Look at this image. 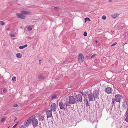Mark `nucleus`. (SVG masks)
<instances>
[{
  "instance_id": "nucleus-1",
  "label": "nucleus",
  "mask_w": 128,
  "mask_h": 128,
  "mask_svg": "<svg viewBox=\"0 0 128 128\" xmlns=\"http://www.w3.org/2000/svg\"><path fill=\"white\" fill-rule=\"evenodd\" d=\"M121 96L119 94L116 95L115 99H112V104L115 105V104H116V102H117L118 103L117 104L119 105L120 104V100L121 98Z\"/></svg>"
},
{
  "instance_id": "nucleus-2",
  "label": "nucleus",
  "mask_w": 128,
  "mask_h": 128,
  "mask_svg": "<svg viewBox=\"0 0 128 128\" xmlns=\"http://www.w3.org/2000/svg\"><path fill=\"white\" fill-rule=\"evenodd\" d=\"M68 103L65 100L64 103L62 102H60L59 103V106H60V108L61 109L65 110V108H67V106H69L68 105Z\"/></svg>"
},
{
  "instance_id": "nucleus-3",
  "label": "nucleus",
  "mask_w": 128,
  "mask_h": 128,
  "mask_svg": "<svg viewBox=\"0 0 128 128\" xmlns=\"http://www.w3.org/2000/svg\"><path fill=\"white\" fill-rule=\"evenodd\" d=\"M68 100L67 99H66V100L68 102V105L69 106H70V104H72L75 103L76 102L75 99L73 96H69L68 97Z\"/></svg>"
},
{
  "instance_id": "nucleus-4",
  "label": "nucleus",
  "mask_w": 128,
  "mask_h": 128,
  "mask_svg": "<svg viewBox=\"0 0 128 128\" xmlns=\"http://www.w3.org/2000/svg\"><path fill=\"white\" fill-rule=\"evenodd\" d=\"M33 118V116L30 117L28 118V119L24 122V124L26 126H28L30 125L31 122L32 121V119Z\"/></svg>"
},
{
  "instance_id": "nucleus-5",
  "label": "nucleus",
  "mask_w": 128,
  "mask_h": 128,
  "mask_svg": "<svg viewBox=\"0 0 128 128\" xmlns=\"http://www.w3.org/2000/svg\"><path fill=\"white\" fill-rule=\"evenodd\" d=\"M34 118H32V124L34 126L36 127L37 126L38 124V120L35 118V116H33Z\"/></svg>"
},
{
  "instance_id": "nucleus-6",
  "label": "nucleus",
  "mask_w": 128,
  "mask_h": 128,
  "mask_svg": "<svg viewBox=\"0 0 128 128\" xmlns=\"http://www.w3.org/2000/svg\"><path fill=\"white\" fill-rule=\"evenodd\" d=\"M84 60V58L83 54L80 53V54L78 56V60L80 63H82Z\"/></svg>"
},
{
  "instance_id": "nucleus-7",
  "label": "nucleus",
  "mask_w": 128,
  "mask_h": 128,
  "mask_svg": "<svg viewBox=\"0 0 128 128\" xmlns=\"http://www.w3.org/2000/svg\"><path fill=\"white\" fill-rule=\"evenodd\" d=\"M104 91L108 94H111L112 92V90L111 88L108 87L105 88Z\"/></svg>"
},
{
  "instance_id": "nucleus-8",
  "label": "nucleus",
  "mask_w": 128,
  "mask_h": 128,
  "mask_svg": "<svg viewBox=\"0 0 128 128\" xmlns=\"http://www.w3.org/2000/svg\"><path fill=\"white\" fill-rule=\"evenodd\" d=\"M22 14V13H17L16 14V15L18 17L22 19H24L26 18V16Z\"/></svg>"
},
{
  "instance_id": "nucleus-9",
  "label": "nucleus",
  "mask_w": 128,
  "mask_h": 128,
  "mask_svg": "<svg viewBox=\"0 0 128 128\" xmlns=\"http://www.w3.org/2000/svg\"><path fill=\"white\" fill-rule=\"evenodd\" d=\"M51 110L53 111H55L56 110L57 108L56 104L55 103L52 104L51 106Z\"/></svg>"
},
{
  "instance_id": "nucleus-10",
  "label": "nucleus",
  "mask_w": 128,
  "mask_h": 128,
  "mask_svg": "<svg viewBox=\"0 0 128 128\" xmlns=\"http://www.w3.org/2000/svg\"><path fill=\"white\" fill-rule=\"evenodd\" d=\"M75 97L76 99L79 102L82 101V96L80 94H77L76 96Z\"/></svg>"
},
{
  "instance_id": "nucleus-11",
  "label": "nucleus",
  "mask_w": 128,
  "mask_h": 128,
  "mask_svg": "<svg viewBox=\"0 0 128 128\" xmlns=\"http://www.w3.org/2000/svg\"><path fill=\"white\" fill-rule=\"evenodd\" d=\"M88 95L89 101H93L94 97V95L92 94L91 93H90L88 94Z\"/></svg>"
},
{
  "instance_id": "nucleus-12",
  "label": "nucleus",
  "mask_w": 128,
  "mask_h": 128,
  "mask_svg": "<svg viewBox=\"0 0 128 128\" xmlns=\"http://www.w3.org/2000/svg\"><path fill=\"white\" fill-rule=\"evenodd\" d=\"M22 14H31V12L29 10H22Z\"/></svg>"
},
{
  "instance_id": "nucleus-13",
  "label": "nucleus",
  "mask_w": 128,
  "mask_h": 128,
  "mask_svg": "<svg viewBox=\"0 0 128 128\" xmlns=\"http://www.w3.org/2000/svg\"><path fill=\"white\" fill-rule=\"evenodd\" d=\"M52 111L51 110H50L47 111L46 114L48 118L51 117L52 116Z\"/></svg>"
},
{
  "instance_id": "nucleus-14",
  "label": "nucleus",
  "mask_w": 128,
  "mask_h": 128,
  "mask_svg": "<svg viewBox=\"0 0 128 128\" xmlns=\"http://www.w3.org/2000/svg\"><path fill=\"white\" fill-rule=\"evenodd\" d=\"M119 14H115L111 16L114 19H115L116 17L119 16Z\"/></svg>"
},
{
  "instance_id": "nucleus-15",
  "label": "nucleus",
  "mask_w": 128,
  "mask_h": 128,
  "mask_svg": "<svg viewBox=\"0 0 128 128\" xmlns=\"http://www.w3.org/2000/svg\"><path fill=\"white\" fill-rule=\"evenodd\" d=\"M28 46V45L26 44L24 46H20L19 47V48L20 49H22Z\"/></svg>"
},
{
  "instance_id": "nucleus-16",
  "label": "nucleus",
  "mask_w": 128,
  "mask_h": 128,
  "mask_svg": "<svg viewBox=\"0 0 128 128\" xmlns=\"http://www.w3.org/2000/svg\"><path fill=\"white\" fill-rule=\"evenodd\" d=\"M16 56L17 58H20L22 57V54L20 53H17L16 54Z\"/></svg>"
},
{
  "instance_id": "nucleus-17",
  "label": "nucleus",
  "mask_w": 128,
  "mask_h": 128,
  "mask_svg": "<svg viewBox=\"0 0 128 128\" xmlns=\"http://www.w3.org/2000/svg\"><path fill=\"white\" fill-rule=\"evenodd\" d=\"M57 96V95L56 94H54L52 95L51 96V98L53 100L56 98Z\"/></svg>"
},
{
  "instance_id": "nucleus-18",
  "label": "nucleus",
  "mask_w": 128,
  "mask_h": 128,
  "mask_svg": "<svg viewBox=\"0 0 128 128\" xmlns=\"http://www.w3.org/2000/svg\"><path fill=\"white\" fill-rule=\"evenodd\" d=\"M39 118L40 121L43 120L44 119V116H40Z\"/></svg>"
},
{
  "instance_id": "nucleus-19",
  "label": "nucleus",
  "mask_w": 128,
  "mask_h": 128,
  "mask_svg": "<svg viewBox=\"0 0 128 128\" xmlns=\"http://www.w3.org/2000/svg\"><path fill=\"white\" fill-rule=\"evenodd\" d=\"M84 20H85V22H86L87 21H90V20L89 18H84Z\"/></svg>"
},
{
  "instance_id": "nucleus-20",
  "label": "nucleus",
  "mask_w": 128,
  "mask_h": 128,
  "mask_svg": "<svg viewBox=\"0 0 128 128\" xmlns=\"http://www.w3.org/2000/svg\"><path fill=\"white\" fill-rule=\"evenodd\" d=\"M38 78L40 79H44V77L42 76H38Z\"/></svg>"
},
{
  "instance_id": "nucleus-21",
  "label": "nucleus",
  "mask_w": 128,
  "mask_h": 128,
  "mask_svg": "<svg viewBox=\"0 0 128 128\" xmlns=\"http://www.w3.org/2000/svg\"><path fill=\"white\" fill-rule=\"evenodd\" d=\"M12 79L13 81V82L16 81V78L14 76L12 77Z\"/></svg>"
},
{
  "instance_id": "nucleus-22",
  "label": "nucleus",
  "mask_w": 128,
  "mask_h": 128,
  "mask_svg": "<svg viewBox=\"0 0 128 128\" xmlns=\"http://www.w3.org/2000/svg\"><path fill=\"white\" fill-rule=\"evenodd\" d=\"M102 19L103 20H106V16L104 15L102 16Z\"/></svg>"
},
{
  "instance_id": "nucleus-23",
  "label": "nucleus",
  "mask_w": 128,
  "mask_h": 128,
  "mask_svg": "<svg viewBox=\"0 0 128 128\" xmlns=\"http://www.w3.org/2000/svg\"><path fill=\"white\" fill-rule=\"evenodd\" d=\"M0 24L2 25L3 26L5 24V22L4 21H1L0 22Z\"/></svg>"
},
{
  "instance_id": "nucleus-24",
  "label": "nucleus",
  "mask_w": 128,
  "mask_h": 128,
  "mask_svg": "<svg viewBox=\"0 0 128 128\" xmlns=\"http://www.w3.org/2000/svg\"><path fill=\"white\" fill-rule=\"evenodd\" d=\"M6 120V119L5 118H2L1 120V122H2Z\"/></svg>"
},
{
  "instance_id": "nucleus-25",
  "label": "nucleus",
  "mask_w": 128,
  "mask_h": 128,
  "mask_svg": "<svg viewBox=\"0 0 128 128\" xmlns=\"http://www.w3.org/2000/svg\"><path fill=\"white\" fill-rule=\"evenodd\" d=\"M87 33L86 32H84L83 35L84 36H87Z\"/></svg>"
},
{
  "instance_id": "nucleus-26",
  "label": "nucleus",
  "mask_w": 128,
  "mask_h": 128,
  "mask_svg": "<svg viewBox=\"0 0 128 128\" xmlns=\"http://www.w3.org/2000/svg\"><path fill=\"white\" fill-rule=\"evenodd\" d=\"M28 29L29 30H31L32 29V28L30 26L28 27Z\"/></svg>"
},
{
  "instance_id": "nucleus-27",
  "label": "nucleus",
  "mask_w": 128,
  "mask_h": 128,
  "mask_svg": "<svg viewBox=\"0 0 128 128\" xmlns=\"http://www.w3.org/2000/svg\"><path fill=\"white\" fill-rule=\"evenodd\" d=\"M96 94V98H97V97H98V94L96 92L94 94Z\"/></svg>"
},
{
  "instance_id": "nucleus-28",
  "label": "nucleus",
  "mask_w": 128,
  "mask_h": 128,
  "mask_svg": "<svg viewBox=\"0 0 128 128\" xmlns=\"http://www.w3.org/2000/svg\"><path fill=\"white\" fill-rule=\"evenodd\" d=\"M125 120L127 122H128V116H127Z\"/></svg>"
},
{
  "instance_id": "nucleus-29",
  "label": "nucleus",
  "mask_w": 128,
  "mask_h": 128,
  "mask_svg": "<svg viewBox=\"0 0 128 128\" xmlns=\"http://www.w3.org/2000/svg\"><path fill=\"white\" fill-rule=\"evenodd\" d=\"M18 105L17 104H15L13 105V107H16L18 106Z\"/></svg>"
},
{
  "instance_id": "nucleus-30",
  "label": "nucleus",
  "mask_w": 128,
  "mask_h": 128,
  "mask_svg": "<svg viewBox=\"0 0 128 128\" xmlns=\"http://www.w3.org/2000/svg\"><path fill=\"white\" fill-rule=\"evenodd\" d=\"M18 124V123L15 124L12 127V128H15Z\"/></svg>"
},
{
  "instance_id": "nucleus-31",
  "label": "nucleus",
  "mask_w": 128,
  "mask_h": 128,
  "mask_svg": "<svg viewBox=\"0 0 128 128\" xmlns=\"http://www.w3.org/2000/svg\"><path fill=\"white\" fill-rule=\"evenodd\" d=\"M117 44V43L116 42H115L111 46H112L115 45L116 44Z\"/></svg>"
},
{
  "instance_id": "nucleus-32",
  "label": "nucleus",
  "mask_w": 128,
  "mask_h": 128,
  "mask_svg": "<svg viewBox=\"0 0 128 128\" xmlns=\"http://www.w3.org/2000/svg\"><path fill=\"white\" fill-rule=\"evenodd\" d=\"M96 56V54H94L93 55H92L91 56V58H92L94 57L95 56Z\"/></svg>"
},
{
  "instance_id": "nucleus-33",
  "label": "nucleus",
  "mask_w": 128,
  "mask_h": 128,
  "mask_svg": "<svg viewBox=\"0 0 128 128\" xmlns=\"http://www.w3.org/2000/svg\"><path fill=\"white\" fill-rule=\"evenodd\" d=\"M19 128H25L24 126L23 125L21 126Z\"/></svg>"
},
{
  "instance_id": "nucleus-34",
  "label": "nucleus",
  "mask_w": 128,
  "mask_h": 128,
  "mask_svg": "<svg viewBox=\"0 0 128 128\" xmlns=\"http://www.w3.org/2000/svg\"><path fill=\"white\" fill-rule=\"evenodd\" d=\"M124 104H123L122 105V106L123 107H124V108L126 106L125 104L126 103L125 102V103L124 102Z\"/></svg>"
},
{
  "instance_id": "nucleus-35",
  "label": "nucleus",
  "mask_w": 128,
  "mask_h": 128,
  "mask_svg": "<svg viewBox=\"0 0 128 128\" xmlns=\"http://www.w3.org/2000/svg\"><path fill=\"white\" fill-rule=\"evenodd\" d=\"M126 113L127 114V116H128V108L127 109V111L126 112Z\"/></svg>"
},
{
  "instance_id": "nucleus-36",
  "label": "nucleus",
  "mask_w": 128,
  "mask_h": 128,
  "mask_svg": "<svg viewBox=\"0 0 128 128\" xmlns=\"http://www.w3.org/2000/svg\"><path fill=\"white\" fill-rule=\"evenodd\" d=\"M10 36L12 37H14L15 36V35L14 34H11L10 35Z\"/></svg>"
},
{
  "instance_id": "nucleus-37",
  "label": "nucleus",
  "mask_w": 128,
  "mask_h": 128,
  "mask_svg": "<svg viewBox=\"0 0 128 128\" xmlns=\"http://www.w3.org/2000/svg\"><path fill=\"white\" fill-rule=\"evenodd\" d=\"M6 90H7L6 89H4L2 90L3 92H6Z\"/></svg>"
},
{
  "instance_id": "nucleus-38",
  "label": "nucleus",
  "mask_w": 128,
  "mask_h": 128,
  "mask_svg": "<svg viewBox=\"0 0 128 128\" xmlns=\"http://www.w3.org/2000/svg\"><path fill=\"white\" fill-rule=\"evenodd\" d=\"M58 8L57 7H54V9L55 10H56L57 9H58Z\"/></svg>"
},
{
  "instance_id": "nucleus-39",
  "label": "nucleus",
  "mask_w": 128,
  "mask_h": 128,
  "mask_svg": "<svg viewBox=\"0 0 128 128\" xmlns=\"http://www.w3.org/2000/svg\"><path fill=\"white\" fill-rule=\"evenodd\" d=\"M41 61L40 60L39 61V64H40L41 63Z\"/></svg>"
},
{
  "instance_id": "nucleus-40",
  "label": "nucleus",
  "mask_w": 128,
  "mask_h": 128,
  "mask_svg": "<svg viewBox=\"0 0 128 128\" xmlns=\"http://www.w3.org/2000/svg\"><path fill=\"white\" fill-rule=\"evenodd\" d=\"M15 120H16L17 119V118H16V117L15 118Z\"/></svg>"
},
{
  "instance_id": "nucleus-41",
  "label": "nucleus",
  "mask_w": 128,
  "mask_h": 128,
  "mask_svg": "<svg viewBox=\"0 0 128 128\" xmlns=\"http://www.w3.org/2000/svg\"><path fill=\"white\" fill-rule=\"evenodd\" d=\"M9 28H6V30H9Z\"/></svg>"
},
{
  "instance_id": "nucleus-42",
  "label": "nucleus",
  "mask_w": 128,
  "mask_h": 128,
  "mask_svg": "<svg viewBox=\"0 0 128 128\" xmlns=\"http://www.w3.org/2000/svg\"><path fill=\"white\" fill-rule=\"evenodd\" d=\"M96 43H97V42H98V41H97V40H96Z\"/></svg>"
},
{
  "instance_id": "nucleus-43",
  "label": "nucleus",
  "mask_w": 128,
  "mask_h": 128,
  "mask_svg": "<svg viewBox=\"0 0 128 128\" xmlns=\"http://www.w3.org/2000/svg\"><path fill=\"white\" fill-rule=\"evenodd\" d=\"M123 45H123V46H124V44H123Z\"/></svg>"
},
{
  "instance_id": "nucleus-44",
  "label": "nucleus",
  "mask_w": 128,
  "mask_h": 128,
  "mask_svg": "<svg viewBox=\"0 0 128 128\" xmlns=\"http://www.w3.org/2000/svg\"><path fill=\"white\" fill-rule=\"evenodd\" d=\"M123 45H123V46H124V44H123Z\"/></svg>"
},
{
  "instance_id": "nucleus-45",
  "label": "nucleus",
  "mask_w": 128,
  "mask_h": 128,
  "mask_svg": "<svg viewBox=\"0 0 128 128\" xmlns=\"http://www.w3.org/2000/svg\"><path fill=\"white\" fill-rule=\"evenodd\" d=\"M9 128V127L8 128Z\"/></svg>"
}]
</instances>
